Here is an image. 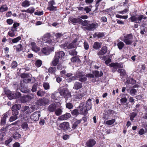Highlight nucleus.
I'll return each mask as SVG.
<instances>
[{"instance_id":"nucleus-40","label":"nucleus","mask_w":147,"mask_h":147,"mask_svg":"<svg viewBox=\"0 0 147 147\" xmlns=\"http://www.w3.org/2000/svg\"><path fill=\"white\" fill-rule=\"evenodd\" d=\"M71 60L73 62H78L80 61V59L77 56L73 57L71 58Z\"/></svg>"},{"instance_id":"nucleus-36","label":"nucleus","mask_w":147,"mask_h":147,"mask_svg":"<svg viewBox=\"0 0 147 147\" xmlns=\"http://www.w3.org/2000/svg\"><path fill=\"white\" fill-rule=\"evenodd\" d=\"M8 9V8L6 5H3L0 8V12H3L7 11Z\"/></svg>"},{"instance_id":"nucleus-28","label":"nucleus","mask_w":147,"mask_h":147,"mask_svg":"<svg viewBox=\"0 0 147 147\" xmlns=\"http://www.w3.org/2000/svg\"><path fill=\"white\" fill-rule=\"evenodd\" d=\"M81 121V120H78L76 121L72 125V128L74 129H75L80 123Z\"/></svg>"},{"instance_id":"nucleus-43","label":"nucleus","mask_w":147,"mask_h":147,"mask_svg":"<svg viewBox=\"0 0 147 147\" xmlns=\"http://www.w3.org/2000/svg\"><path fill=\"white\" fill-rule=\"evenodd\" d=\"M115 121V119H112L108 120L106 121V123L108 125H111L113 124Z\"/></svg>"},{"instance_id":"nucleus-52","label":"nucleus","mask_w":147,"mask_h":147,"mask_svg":"<svg viewBox=\"0 0 147 147\" xmlns=\"http://www.w3.org/2000/svg\"><path fill=\"white\" fill-rule=\"evenodd\" d=\"M43 86L45 89L46 90L49 89V84L47 83H44L43 84Z\"/></svg>"},{"instance_id":"nucleus-64","label":"nucleus","mask_w":147,"mask_h":147,"mask_svg":"<svg viewBox=\"0 0 147 147\" xmlns=\"http://www.w3.org/2000/svg\"><path fill=\"white\" fill-rule=\"evenodd\" d=\"M144 133V131L143 129H141L139 131V134L140 135H142Z\"/></svg>"},{"instance_id":"nucleus-62","label":"nucleus","mask_w":147,"mask_h":147,"mask_svg":"<svg viewBox=\"0 0 147 147\" xmlns=\"http://www.w3.org/2000/svg\"><path fill=\"white\" fill-rule=\"evenodd\" d=\"M64 68V67H63L62 65L60 63L58 65H57V69L59 70H61L62 69V68Z\"/></svg>"},{"instance_id":"nucleus-48","label":"nucleus","mask_w":147,"mask_h":147,"mask_svg":"<svg viewBox=\"0 0 147 147\" xmlns=\"http://www.w3.org/2000/svg\"><path fill=\"white\" fill-rule=\"evenodd\" d=\"M34 11V9L33 8H30L28 9L26 11H25V12L29 13H33Z\"/></svg>"},{"instance_id":"nucleus-16","label":"nucleus","mask_w":147,"mask_h":147,"mask_svg":"<svg viewBox=\"0 0 147 147\" xmlns=\"http://www.w3.org/2000/svg\"><path fill=\"white\" fill-rule=\"evenodd\" d=\"M57 108V105L55 103L51 104L48 107L47 110L50 113L53 112L55 111Z\"/></svg>"},{"instance_id":"nucleus-32","label":"nucleus","mask_w":147,"mask_h":147,"mask_svg":"<svg viewBox=\"0 0 147 147\" xmlns=\"http://www.w3.org/2000/svg\"><path fill=\"white\" fill-rule=\"evenodd\" d=\"M101 43L96 42L94 45L93 48L96 49H98L101 47Z\"/></svg>"},{"instance_id":"nucleus-15","label":"nucleus","mask_w":147,"mask_h":147,"mask_svg":"<svg viewBox=\"0 0 147 147\" xmlns=\"http://www.w3.org/2000/svg\"><path fill=\"white\" fill-rule=\"evenodd\" d=\"M65 55V54L64 52L63 51H61L56 52L55 57L57 58H59V59L60 60H62Z\"/></svg>"},{"instance_id":"nucleus-42","label":"nucleus","mask_w":147,"mask_h":147,"mask_svg":"<svg viewBox=\"0 0 147 147\" xmlns=\"http://www.w3.org/2000/svg\"><path fill=\"white\" fill-rule=\"evenodd\" d=\"M137 114L134 113L133 112L131 113L130 115V119L131 121L134 120V118L137 115Z\"/></svg>"},{"instance_id":"nucleus-54","label":"nucleus","mask_w":147,"mask_h":147,"mask_svg":"<svg viewBox=\"0 0 147 147\" xmlns=\"http://www.w3.org/2000/svg\"><path fill=\"white\" fill-rule=\"evenodd\" d=\"M21 77L22 78H28L29 76V74H28L24 73V74H22L21 75Z\"/></svg>"},{"instance_id":"nucleus-34","label":"nucleus","mask_w":147,"mask_h":147,"mask_svg":"<svg viewBox=\"0 0 147 147\" xmlns=\"http://www.w3.org/2000/svg\"><path fill=\"white\" fill-rule=\"evenodd\" d=\"M30 5V2L27 0H26L23 2L22 4V6L24 7H28Z\"/></svg>"},{"instance_id":"nucleus-49","label":"nucleus","mask_w":147,"mask_h":147,"mask_svg":"<svg viewBox=\"0 0 147 147\" xmlns=\"http://www.w3.org/2000/svg\"><path fill=\"white\" fill-rule=\"evenodd\" d=\"M66 107L67 108L69 109H70L72 108L73 105L72 103L69 102L67 103L66 101Z\"/></svg>"},{"instance_id":"nucleus-24","label":"nucleus","mask_w":147,"mask_h":147,"mask_svg":"<svg viewBox=\"0 0 147 147\" xmlns=\"http://www.w3.org/2000/svg\"><path fill=\"white\" fill-rule=\"evenodd\" d=\"M69 20L74 23H78L80 22L82 20L79 18H70Z\"/></svg>"},{"instance_id":"nucleus-12","label":"nucleus","mask_w":147,"mask_h":147,"mask_svg":"<svg viewBox=\"0 0 147 147\" xmlns=\"http://www.w3.org/2000/svg\"><path fill=\"white\" fill-rule=\"evenodd\" d=\"M97 24L96 23H92L91 24H89L88 25L85 27V28L87 30H89L92 31L94 30L97 27Z\"/></svg>"},{"instance_id":"nucleus-17","label":"nucleus","mask_w":147,"mask_h":147,"mask_svg":"<svg viewBox=\"0 0 147 147\" xmlns=\"http://www.w3.org/2000/svg\"><path fill=\"white\" fill-rule=\"evenodd\" d=\"M96 142L93 139H90L86 142V145L89 147H92L96 144Z\"/></svg>"},{"instance_id":"nucleus-63","label":"nucleus","mask_w":147,"mask_h":147,"mask_svg":"<svg viewBox=\"0 0 147 147\" xmlns=\"http://www.w3.org/2000/svg\"><path fill=\"white\" fill-rule=\"evenodd\" d=\"M102 0H97L96 4H95V6L96 7V9H98V7L99 6V3Z\"/></svg>"},{"instance_id":"nucleus-14","label":"nucleus","mask_w":147,"mask_h":147,"mask_svg":"<svg viewBox=\"0 0 147 147\" xmlns=\"http://www.w3.org/2000/svg\"><path fill=\"white\" fill-rule=\"evenodd\" d=\"M54 49V47H52L51 48H44L42 50V51L43 53L46 55H49L50 53L53 51Z\"/></svg>"},{"instance_id":"nucleus-29","label":"nucleus","mask_w":147,"mask_h":147,"mask_svg":"<svg viewBox=\"0 0 147 147\" xmlns=\"http://www.w3.org/2000/svg\"><path fill=\"white\" fill-rule=\"evenodd\" d=\"M136 82V81L132 78L128 79L126 82V83L131 84H135Z\"/></svg>"},{"instance_id":"nucleus-25","label":"nucleus","mask_w":147,"mask_h":147,"mask_svg":"<svg viewBox=\"0 0 147 147\" xmlns=\"http://www.w3.org/2000/svg\"><path fill=\"white\" fill-rule=\"evenodd\" d=\"M77 40L75 39L70 44H68V49H71L75 48L76 46V43L77 42Z\"/></svg>"},{"instance_id":"nucleus-53","label":"nucleus","mask_w":147,"mask_h":147,"mask_svg":"<svg viewBox=\"0 0 147 147\" xmlns=\"http://www.w3.org/2000/svg\"><path fill=\"white\" fill-rule=\"evenodd\" d=\"M71 113L74 115H77L79 114L78 111L77 109H75L72 111Z\"/></svg>"},{"instance_id":"nucleus-19","label":"nucleus","mask_w":147,"mask_h":147,"mask_svg":"<svg viewBox=\"0 0 147 147\" xmlns=\"http://www.w3.org/2000/svg\"><path fill=\"white\" fill-rule=\"evenodd\" d=\"M31 45L32 46V50L34 51L37 52L40 50V48L37 46L36 43L33 42H32L31 44Z\"/></svg>"},{"instance_id":"nucleus-46","label":"nucleus","mask_w":147,"mask_h":147,"mask_svg":"<svg viewBox=\"0 0 147 147\" xmlns=\"http://www.w3.org/2000/svg\"><path fill=\"white\" fill-rule=\"evenodd\" d=\"M124 45V44L122 42H120L117 44V46L120 49H121Z\"/></svg>"},{"instance_id":"nucleus-50","label":"nucleus","mask_w":147,"mask_h":147,"mask_svg":"<svg viewBox=\"0 0 147 147\" xmlns=\"http://www.w3.org/2000/svg\"><path fill=\"white\" fill-rule=\"evenodd\" d=\"M18 65V64L17 62L16 61H13L11 65V67L12 68H15L17 67Z\"/></svg>"},{"instance_id":"nucleus-30","label":"nucleus","mask_w":147,"mask_h":147,"mask_svg":"<svg viewBox=\"0 0 147 147\" xmlns=\"http://www.w3.org/2000/svg\"><path fill=\"white\" fill-rule=\"evenodd\" d=\"M12 137L15 139H18L21 138V135L18 132H15L13 134Z\"/></svg>"},{"instance_id":"nucleus-39","label":"nucleus","mask_w":147,"mask_h":147,"mask_svg":"<svg viewBox=\"0 0 147 147\" xmlns=\"http://www.w3.org/2000/svg\"><path fill=\"white\" fill-rule=\"evenodd\" d=\"M56 70V68L55 67H51L49 69V72L51 73H54Z\"/></svg>"},{"instance_id":"nucleus-8","label":"nucleus","mask_w":147,"mask_h":147,"mask_svg":"<svg viewBox=\"0 0 147 147\" xmlns=\"http://www.w3.org/2000/svg\"><path fill=\"white\" fill-rule=\"evenodd\" d=\"M50 35L49 33H47L45 35L44 40V43H47L49 44L53 45L54 42L52 41L50 38Z\"/></svg>"},{"instance_id":"nucleus-35","label":"nucleus","mask_w":147,"mask_h":147,"mask_svg":"<svg viewBox=\"0 0 147 147\" xmlns=\"http://www.w3.org/2000/svg\"><path fill=\"white\" fill-rule=\"evenodd\" d=\"M62 110L60 108H57L56 109L55 111V114L58 116L61 115L62 114Z\"/></svg>"},{"instance_id":"nucleus-7","label":"nucleus","mask_w":147,"mask_h":147,"mask_svg":"<svg viewBox=\"0 0 147 147\" xmlns=\"http://www.w3.org/2000/svg\"><path fill=\"white\" fill-rule=\"evenodd\" d=\"M34 97V96L33 94H30L26 96H24L22 97V102L24 103L29 102Z\"/></svg>"},{"instance_id":"nucleus-1","label":"nucleus","mask_w":147,"mask_h":147,"mask_svg":"<svg viewBox=\"0 0 147 147\" xmlns=\"http://www.w3.org/2000/svg\"><path fill=\"white\" fill-rule=\"evenodd\" d=\"M21 107V105L19 104H16L12 107L11 110L12 111V115L9 118V121L10 122H13L18 118L17 116L18 115V112L17 110H20Z\"/></svg>"},{"instance_id":"nucleus-2","label":"nucleus","mask_w":147,"mask_h":147,"mask_svg":"<svg viewBox=\"0 0 147 147\" xmlns=\"http://www.w3.org/2000/svg\"><path fill=\"white\" fill-rule=\"evenodd\" d=\"M59 93L60 95L64 97L66 100L71 98L70 92L66 88H61L60 90Z\"/></svg>"},{"instance_id":"nucleus-59","label":"nucleus","mask_w":147,"mask_h":147,"mask_svg":"<svg viewBox=\"0 0 147 147\" xmlns=\"http://www.w3.org/2000/svg\"><path fill=\"white\" fill-rule=\"evenodd\" d=\"M86 77L90 78H94V75L92 74H87L86 75Z\"/></svg>"},{"instance_id":"nucleus-5","label":"nucleus","mask_w":147,"mask_h":147,"mask_svg":"<svg viewBox=\"0 0 147 147\" xmlns=\"http://www.w3.org/2000/svg\"><path fill=\"white\" fill-rule=\"evenodd\" d=\"M76 75L77 78H79V81L81 82H84L86 81L87 80L86 77H83L85 74L83 72L78 71Z\"/></svg>"},{"instance_id":"nucleus-20","label":"nucleus","mask_w":147,"mask_h":147,"mask_svg":"<svg viewBox=\"0 0 147 147\" xmlns=\"http://www.w3.org/2000/svg\"><path fill=\"white\" fill-rule=\"evenodd\" d=\"M70 116V114L69 113H67L59 117L58 119L59 121L66 120Z\"/></svg>"},{"instance_id":"nucleus-44","label":"nucleus","mask_w":147,"mask_h":147,"mask_svg":"<svg viewBox=\"0 0 147 147\" xmlns=\"http://www.w3.org/2000/svg\"><path fill=\"white\" fill-rule=\"evenodd\" d=\"M35 64L36 65L37 67H40L42 64V61L40 60H38L36 61Z\"/></svg>"},{"instance_id":"nucleus-58","label":"nucleus","mask_w":147,"mask_h":147,"mask_svg":"<svg viewBox=\"0 0 147 147\" xmlns=\"http://www.w3.org/2000/svg\"><path fill=\"white\" fill-rule=\"evenodd\" d=\"M84 10L86 11V13H88L91 11V9L88 7H86L85 8H84Z\"/></svg>"},{"instance_id":"nucleus-56","label":"nucleus","mask_w":147,"mask_h":147,"mask_svg":"<svg viewBox=\"0 0 147 147\" xmlns=\"http://www.w3.org/2000/svg\"><path fill=\"white\" fill-rule=\"evenodd\" d=\"M131 22H134L138 20V18L135 16H133L130 18Z\"/></svg>"},{"instance_id":"nucleus-11","label":"nucleus","mask_w":147,"mask_h":147,"mask_svg":"<svg viewBox=\"0 0 147 147\" xmlns=\"http://www.w3.org/2000/svg\"><path fill=\"white\" fill-rule=\"evenodd\" d=\"M59 127L65 131L68 130L70 128L69 123L67 122L61 123L59 125Z\"/></svg>"},{"instance_id":"nucleus-10","label":"nucleus","mask_w":147,"mask_h":147,"mask_svg":"<svg viewBox=\"0 0 147 147\" xmlns=\"http://www.w3.org/2000/svg\"><path fill=\"white\" fill-rule=\"evenodd\" d=\"M84 104L83 103H81L79 106V107L80 108V113L84 115H86L88 113V111L84 106Z\"/></svg>"},{"instance_id":"nucleus-31","label":"nucleus","mask_w":147,"mask_h":147,"mask_svg":"<svg viewBox=\"0 0 147 147\" xmlns=\"http://www.w3.org/2000/svg\"><path fill=\"white\" fill-rule=\"evenodd\" d=\"M59 61V58H57L55 57L53 60L52 61V64L53 66H56L57 64H58Z\"/></svg>"},{"instance_id":"nucleus-41","label":"nucleus","mask_w":147,"mask_h":147,"mask_svg":"<svg viewBox=\"0 0 147 147\" xmlns=\"http://www.w3.org/2000/svg\"><path fill=\"white\" fill-rule=\"evenodd\" d=\"M22 46L21 44H19L17 46H15L14 47H16V49L17 51H20L22 50Z\"/></svg>"},{"instance_id":"nucleus-61","label":"nucleus","mask_w":147,"mask_h":147,"mask_svg":"<svg viewBox=\"0 0 147 147\" xmlns=\"http://www.w3.org/2000/svg\"><path fill=\"white\" fill-rule=\"evenodd\" d=\"M8 34L10 36L13 37L15 36V33L10 31L8 32Z\"/></svg>"},{"instance_id":"nucleus-26","label":"nucleus","mask_w":147,"mask_h":147,"mask_svg":"<svg viewBox=\"0 0 147 147\" xmlns=\"http://www.w3.org/2000/svg\"><path fill=\"white\" fill-rule=\"evenodd\" d=\"M127 90L128 92H129L130 95L133 96L135 95L137 92V90L134 88H132L130 90L127 89Z\"/></svg>"},{"instance_id":"nucleus-9","label":"nucleus","mask_w":147,"mask_h":147,"mask_svg":"<svg viewBox=\"0 0 147 147\" xmlns=\"http://www.w3.org/2000/svg\"><path fill=\"white\" fill-rule=\"evenodd\" d=\"M40 112L39 111H36L34 113L30 116V118L32 120L34 121H38L40 116Z\"/></svg>"},{"instance_id":"nucleus-51","label":"nucleus","mask_w":147,"mask_h":147,"mask_svg":"<svg viewBox=\"0 0 147 147\" xmlns=\"http://www.w3.org/2000/svg\"><path fill=\"white\" fill-rule=\"evenodd\" d=\"M21 39V37L20 36H18L16 38L13 39L12 40V42L13 43H16L18 42L19 40H20Z\"/></svg>"},{"instance_id":"nucleus-6","label":"nucleus","mask_w":147,"mask_h":147,"mask_svg":"<svg viewBox=\"0 0 147 147\" xmlns=\"http://www.w3.org/2000/svg\"><path fill=\"white\" fill-rule=\"evenodd\" d=\"M49 100L47 98H41L38 100L36 104L39 106L45 105L49 102Z\"/></svg>"},{"instance_id":"nucleus-21","label":"nucleus","mask_w":147,"mask_h":147,"mask_svg":"<svg viewBox=\"0 0 147 147\" xmlns=\"http://www.w3.org/2000/svg\"><path fill=\"white\" fill-rule=\"evenodd\" d=\"M82 84L78 82H76L73 87V88L76 90H78L82 88Z\"/></svg>"},{"instance_id":"nucleus-45","label":"nucleus","mask_w":147,"mask_h":147,"mask_svg":"<svg viewBox=\"0 0 147 147\" xmlns=\"http://www.w3.org/2000/svg\"><path fill=\"white\" fill-rule=\"evenodd\" d=\"M38 84L36 83L34 84L32 86L31 91L32 92H34L36 91Z\"/></svg>"},{"instance_id":"nucleus-55","label":"nucleus","mask_w":147,"mask_h":147,"mask_svg":"<svg viewBox=\"0 0 147 147\" xmlns=\"http://www.w3.org/2000/svg\"><path fill=\"white\" fill-rule=\"evenodd\" d=\"M56 7H55L53 6H49L47 7V9L50 11H53L56 10Z\"/></svg>"},{"instance_id":"nucleus-38","label":"nucleus","mask_w":147,"mask_h":147,"mask_svg":"<svg viewBox=\"0 0 147 147\" xmlns=\"http://www.w3.org/2000/svg\"><path fill=\"white\" fill-rule=\"evenodd\" d=\"M118 72L120 73V75L121 76H124L126 74L125 70L123 69H119Z\"/></svg>"},{"instance_id":"nucleus-60","label":"nucleus","mask_w":147,"mask_h":147,"mask_svg":"<svg viewBox=\"0 0 147 147\" xmlns=\"http://www.w3.org/2000/svg\"><path fill=\"white\" fill-rule=\"evenodd\" d=\"M6 120L5 119H1V125H4L6 123Z\"/></svg>"},{"instance_id":"nucleus-47","label":"nucleus","mask_w":147,"mask_h":147,"mask_svg":"<svg viewBox=\"0 0 147 147\" xmlns=\"http://www.w3.org/2000/svg\"><path fill=\"white\" fill-rule=\"evenodd\" d=\"M81 24L82 25L84 26H87L89 24L87 20H85L84 21H81Z\"/></svg>"},{"instance_id":"nucleus-23","label":"nucleus","mask_w":147,"mask_h":147,"mask_svg":"<svg viewBox=\"0 0 147 147\" xmlns=\"http://www.w3.org/2000/svg\"><path fill=\"white\" fill-rule=\"evenodd\" d=\"M109 65L111 67H113L114 69V71L116 70L117 68L121 67V65L118 63H112Z\"/></svg>"},{"instance_id":"nucleus-22","label":"nucleus","mask_w":147,"mask_h":147,"mask_svg":"<svg viewBox=\"0 0 147 147\" xmlns=\"http://www.w3.org/2000/svg\"><path fill=\"white\" fill-rule=\"evenodd\" d=\"M7 131L6 128H2L0 130V138H2L6 134V132Z\"/></svg>"},{"instance_id":"nucleus-57","label":"nucleus","mask_w":147,"mask_h":147,"mask_svg":"<svg viewBox=\"0 0 147 147\" xmlns=\"http://www.w3.org/2000/svg\"><path fill=\"white\" fill-rule=\"evenodd\" d=\"M69 53L70 55H74L76 54V53L75 50H73L69 51Z\"/></svg>"},{"instance_id":"nucleus-27","label":"nucleus","mask_w":147,"mask_h":147,"mask_svg":"<svg viewBox=\"0 0 147 147\" xmlns=\"http://www.w3.org/2000/svg\"><path fill=\"white\" fill-rule=\"evenodd\" d=\"M92 72L96 77H100L103 75V73L101 71H100V73L99 71L96 70L93 71Z\"/></svg>"},{"instance_id":"nucleus-18","label":"nucleus","mask_w":147,"mask_h":147,"mask_svg":"<svg viewBox=\"0 0 147 147\" xmlns=\"http://www.w3.org/2000/svg\"><path fill=\"white\" fill-rule=\"evenodd\" d=\"M91 100L90 99H89L86 101L85 105H84V106L88 110H89L92 108V103Z\"/></svg>"},{"instance_id":"nucleus-33","label":"nucleus","mask_w":147,"mask_h":147,"mask_svg":"<svg viewBox=\"0 0 147 147\" xmlns=\"http://www.w3.org/2000/svg\"><path fill=\"white\" fill-rule=\"evenodd\" d=\"M21 127L22 129L25 131H26L28 128V124L26 122H23L21 125Z\"/></svg>"},{"instance_id":"nucleus-13","label":"nucleus","mask_w":147,"mask_h":147,"mask_svg":"<svg viewBox=\"0 0 147 147\" xmlns=\"http://www.w3.org/2000/svg\"><path fill=\"white\" fill-rule=\"evenodd\" d=\"M107 48L106 46L102 47L101 50L97 54L99 56V57L101 59L102 56L104 55L107 52Z\"/></svg>"},{"instance_id":"nucleus-37","label":"nucleus","mask_w":147,"mask_h":147,"mask_svg":"<svg viewBox=\"0 0 147 147\" xmlns=\"http://www.w3.org/2000/svg\"><path fill=\"white\" fill-rule=\"evenodd\" d=\"M45 94V92L40 90H38L37 92V95L39 96L42 97L44 96Z\"/></svg>"},{"instance_id":"nucleus-3","label":"nucleus","mask_w":147,"mask_h":147,"mask_svg":"<svg viewBox=\"0 0 147 147\" xmlns=\"http://www.w3.org/2000/svg\"><path fill=\"white\" fill-rule=\"evenodd\" d=\"M5 94H6L7 97L10 99L19 98L21 96V94L19 92H11L10 91H8L6 92Z\"/></svg>"},{"instance_id":"nucleus-4","label":"nucleus","mask_w":147,"mask_h":147,"mask_svg":"<svg viewBox=\"0 0 147 147\" xmlns=\"http://www.w3.org/2000/svg\"><path fill=\"white\" fill-rule=\"evenodd\" d=\"M133 36L132 34H128L124 37L123 41L127 45H131L133 42Z\"/></svg>"}]
</instances>
